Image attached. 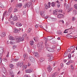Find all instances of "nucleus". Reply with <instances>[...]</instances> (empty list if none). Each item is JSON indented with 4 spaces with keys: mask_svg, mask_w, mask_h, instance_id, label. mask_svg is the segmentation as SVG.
Here are the masks:
<instances>
[{
    "mask_svg": "<svg viewBox=\"0 0 77 77\" xmlns=\"http://www.w3.org/2000/svg\"><path fill=\"white\" fill-rule=\"evenodd\" d=\"M48 45H47V44L45 43V47L46 48V49L48 51H50V52H54V50L49 47H48Z\"/></svg>",
    "mask_w": 77,
    "mask_h": 77,
    "instance_id": "f257e3e1",
    "label": "nucleus"
},
{
    "mask_svg": "<svg viewBox=\"0 0 77 77\" xmlns=\"http://www.w3.org/2000/svg\"><path fill=\"white\" fill-rule=\"evenodd\" d=\"M48 20L50 21H55L57 20V19L56 18L48 17Z\"/></svg>",
    "mask_w": 77,
    "mask_h": 77,
    "instance_id": "f03ea898",
    "label": "nucleus"
},
{
    "mask_svg": "<svg viewBox=\"0 0 77 77\" xmlns=\"http://www.w3.org/2000/svg\"><path fill=\"white\" fill-rule=\"evenodd\" d=\"M23 64H24V62H22L21 63H17V67L18 68V67H19L20 66V68H22L23 66Z\"/></svg>",
    "mask_w": 77,
    "mask_h": 77,
    "instance_id": "7ed1b4c3",
    "label": "nucleus"
},
{
    "mask_svg": "<svg viewBox=\"0 0 77 77\" xmlns=\"http://www.w3.org/2000/svg\"><path fill=\"white\" fill-rule=\"evenodd\" d=\"M57 18H64V15L61 14H57Z\"/></svg>",
    "mask_w": 77,
    "mask_h": 77,
    "instance_id": "20e7f679",
    "label": "nucleus"
},
{
    "mask_svg": "<svg viewBox=\"0 0 77 77\" xmlns=\"http://www.w3.org/2000/svg\"><path fill=\"white\" fill-rule=\"evenodd\" d=\"M9 74L11 76V77H14V73L13 72V71L12 69H10L9 70Z\"/></svg>",
    "mask_w": 77,
    "mask_h": 77,
    "instance_id": "39448f33",
    "label": "nucleus"
},
{
    "mask_svg": "<svg viewBox=\"0 0 77 77\" xmlns=\"http://www.w3.org/2000/svg\"><path fill=\"white\" fill-rule=\"evenodd\" d=\"M29 60L31 62H32V63H34V62H35V58L33 57H32V56H30L29 57Z\"/></svg>",
    "mask_w": 77,
    "mask_h": 77,
    "instance_id": "423d86ee",
    "label": "nucleus"
},
{
    "mask_svg": "<svg viewBox=\"0 0 77 77\" xmlns=\"http://www.w3.org/2000/svg\"><path fill=\"white\" fill-rule=\"evenodd\" d=\"M33 70L30 69L26 70V73H30V72H33Z\"/></svg>",
    "mask_w": 77,
    "mask_h": 77,
    "instance_id": "0eeeda50",
    "label": "nucleus"
},
{
    "mask_svg": "<svg viewBox=\"0 0 77 77\" xmlns=\"http://www.w3.org/2000/svg\"><path fill=\"white\" fill-rule=\"evenodd\" d=\"M3 53V48L2 47L0 48V55H2Z\"/></svg>",
    "mask_w": 77,
    "mask_h": 77,
    "instance_id": "6e6552de",
    "label": "nucleus"
},
{
    "mask_svg": "<svg viewBox=\"0 0 77 77\" xmlns=\"http://www.w3.org/2000/svg\"><path fill=\"white\" fill-rule=\"evenodd\" d=\"M13 32H14V33H17L19 32H20V30H18L17 29H14Z\"/></svg>",
    "mask_w": 77,
    "mask_h": 77,
    "instance_id": "1a4fd4ad",
    "label": "nucleus"
},
{
    "mask_svg": "<svg viewBox=\"0 0 77 77\" xmlns=\"http://www.w3.org/2000/svg\"><path fill=\"white\" fill-rule=\"evenodd\" d=\"M13 21H17L18 19V17L17 16H14L12 18Z\"/></svg>",
    "mask_w": 77,
    "mask_h": 77,
    "instance_id": "9d476101",
    "label": "nucleus"
},
{
    "mask_svg": "<svg viewBox=\"0 0 77 77\" xmlns=\"http://www.w3.org/2000/svg\"><path fill=\"white\" fill-rule=\"evenodd\" d=\"M23 25V24L20 23H17L16 24V26L17 27H20V26H21Z\"/></svg>",
    "mask_w": 77,
    "mask_h": 77,
    "instance_id": "9b49d317",
    "label": "nucleus"
},
{
    "mask_svg": "<svg viewBox=\"0 0 77 77\" xmlns=\"http://www.w3.org/2000/svg\"><path fill=\"white\" fill-rule=\"evenodd\" d=\"M7 13V11H5L3 14V16H2V20H3L4 18L5 15H6V14Z\"/></svg>",
    "mask_w": 77,
    "mask_h": 77,
    "instance_id": "f8f14e48",
    "label": "nucleus"
},
{
    "mask_svg": "<svg viewBox=\"0 0 77 77\" xmlns=\"http://www.w3.org/2000/svg\"><path fill=\"white\" fill-rule=\"evenodd\" d=\"M58 75V73L57 72H56L52 74V77H55L56 76H57Z\"/></svg>",
    "mask_w": 77,
    "mask_h": 77,
    "instance_id": "ddd939ff",
    "label": "nucleus"
},
{
    "mask_svg": "<svg viewBox=\"0 0 77 77\" xmlns=\"http://www.w3.org/2000/svg\"><path fill=\"white\" fill-rule=\"evenodd\" d=\"M52 69V68H51V67L50 66H49L48 67V72H50Z\"/></svg>",
    "mask_w": 77,
    "mask_h": 77,
    "instance_id": "4468645a",
    "label": "nucleus"
},
{
    "mask_svg": "<svg viewBox=\"0 0 77 77\" xmlns=\"http://www.w3.org/2000/svg\"><path fill=\"white\" fill-rule=\"evenodd\" d=\"M54 59V57H50L49 59H48V61L50 62V61H51V60H53Z\"/></svg>",
    "mask_w": 77,
    "mask_h": 77,
    "instance_id": "2eb2a0df",
    "label": "nucleus"
},
{
    "mask_svg": "<svg viewBox=\"0 0 77 77\" xmlns=\"http://www.w3.org/2000/svg\"><path fill=\"white\" fill-rule=\"evenodd\" d=\"M1 37H5L6 36V33L5 32H2L1 34Z\"/></svg>",
    "mask_w": 77,
    "mask_h": 77,
    "instance_id": "dca6fc26",
    "label": "nucleus"
},
{
    "mask_svg": "<svg viewBox=\"0 0 77 77\" xmlns=\"http://www.w3.org/2000/svg\"><path fill=\"white\" fill-rule=\"evenodd\" d=\"M35 11L37 13H39V8L38 7L35 8Z\"/></svg>",
    "mask_w": 77,
    "mask_h": 77,
    "instance_id": "f3484780",
    "label": "nucleus"
},
{
    "mask_svg": "<svg viewBox=\"0 0 77 77\" xmlns=\"http://www.w3.org/2000/svg\"><path fill=\"white\" fill-rule=\"evenodd\" d=\"M9 39H10V40H12V41L14 40V38L13 36H12L10 35L9 36Z\"/></svg>",
    "mask_w": 77,
    "mask_h": 77,
    "instance_id": "a211bd4d",
    "label": "nucleus"
},
{
    "mask_svg": "<svg viewBox=\"0 0 77 77\" xmlns=\"http://www.w3.org/2000/svg\"><path fill=\"white\" fill-rule=\"evenodd\" d=\"M28 33H31V34L33 33V32H32V29L31 28L29 29L28 31Z\"/></svg>",
    "mask_w": 77,
    "mask_h": 77,
    "instance_id": "6ab92c4d",
    "label": "nucleus"
},
{
    "mask_svg": "<svg viewBox=\"0 0 77 77\" xmlns=\"http://www.w3.org/2000/svg\"><path fill=\"white\" fill-rule=\"evenodd\" d=\"M53 37L52 36H48L47 38V39L48 40H49V41H51V39H53Z\"/></svg>",
    "mask_w": 77,
    "mask_h": 77,
    "instance_id": "aec40b11",
    "label": "nucleus"
},
{
    "mask_svg": "<svg viewBox=\"0 0 77 77\" xmlns=\"http://www.w3.org/2000/svg\"><path fill=\"white\" fill-rule=\"evenodd\" d=\"M17 8H21L22 6V4L20 3L18 4L17 5H16Z\"/></svg>",
    "mask_w": 77,
    "mask_h": 77,
    "instance_id": "412c9836",
    "label": "nucleus"
},
{
    "mask_svg": "<svg viewBox=\"0 0 77 77\" xmlns=\"http://www.w3.org/2000/svg\"><path fill=\"white\" fill-rule=\"evenodd\" d=\"M31 4H32V3L30 2H29L26 4V5L28 8H29V7H30V5H31Z\"/></svg>",
    "mask_w": 77,
    "mask_h": 77,
    "instance_id": "4be33fe9",
    "label": "nucleus"
},
{
    "mask_svg": "<svg viewBox=\"0 0 77 77\" xmlns=\"http://www.w3.org/2000/svg\"><path fill=\"white\" fill-rule=\"evenodd\" d=\"M41 15L42 17H45V13L44 12V11H42L41 13Z\"/></svg>",
    "mask_w": 77,
    "mask_h": 77,
    "instance_id": "5701e85b",
    "label": "nucleus"
},
{
    "mask_svg": "<svg viewBox=\"0 0 77 77\" xmlns=\"http://www.w3.org/2000/svg\"><path fill=\"white\" fill-rule=\"evenodd\" d=\"M20 38H18L17 39H16V42H21V41H22V40H20Z\"/></svg>",
    "mask_w": 77,
    "mask_h": 77,
    "instance_id": "b1692460",
    "label": "nucleus"
},
{
    "mask_svg": "<svg viewBox=\"0 0 77 77\" xmlns=\"http://www.w3.org/2000/svg\"><path fill=\"white\" fill-rule=\"evenodd\" d=\"M33 39L35 41H38L39 40V38L37 37L34 38Z\"/></svg>",
    "mask_w": 77,
    "mask_h": 77,
    "instance_id": "393cba45",
    "label": "nucleus"
},
{
    "mask_svg": "<svg viewBox=\"0 0 77 77\" xmlns=\"http://www.w3.org/2000/svg\"><path fill=\"white\" fill-rule=\"evenodd\" d=\"M7 14H6V16L7 17H8V16H9L10 15V14H11V13L10 12H9L8 11H7V12L6 13Z\"/></svg>",
    "mask_w": 77,
    "mask_h": 77,
    "instance_id": "a878e982",
    "label": "nucleus"
},
{
    "mask_svg": "<svg viewBox=\"0 0 77 77\" xmlns=\"http://www.w3.org/2000/svg\"><path fill=\"white\" fill-rule=\"evenodd\" d=\"M34 44V42L32 40L30 42V45H33Z\"/></svg>",
    "mask_w": 77,
    "mask_h": 77,
    "instance_id": "bb28decb",
    "label": "nucleus"
},
{
    "mask_svg": "<svg viewBox=\"0 0 77 77\" xmlns=\"http://www.w3.org/2000/svg\"><path fill=\"white\" fill-rule=\"evenodd\" d=\"M23 57L26 59H27V58H28V56H27V54H24Z\"/></svg>",
    "mask_w": 77,
    "mask_h": 77,
    "instance_id": "cd10ccee",
    "label": "nucleus"
},
{
    "mask_svg": "<svg viewBox=\"0 0 77 77\" xmlns=\"http://www.w3.org/2000/svg\"><path fill=\"white\" fill-rule=\"evenodd\" d=\"M0 7L2 8H5V6L2 3H0Z\"/></svg>",
    "mask_w": 77,
    "mask_h": 77,
    "instance_id": "c85d7f7f",
    "label": "nucleus"
},
{
    "mask_svg": "<svg viewBox=\"0 0 77 77\" xmlns=\"http://www.w3.org/2000/svg\"><path fill=\"white\" fill-rule=\"evenodd\" d=\"M70 5L69 4H67L66 7V8L69 9V8H70Z\"/></svg>",
    "mask_w": 77,
    "mask_h": 77,
    "instance_id": "c756f323",
    "label": "nucleus"
},
{
    "mask_svg": "<svg viewBox=\"0 0 77 77\" xmlns=\"http://www.w3.org/2000/svg\"><path fill=\"white\" fill-rule=\"evenodd\" d=\"M9 66L11 68L13 69L14 68V65L12 64H10Z\"/></svg>",
    "mask_w": 77,
    "mask_h": 77,
    "instance_id": "7c9ffc66",
    "label": "nucleus"
},
{
    "mask_svg": "<svg viewBox=\"0 0 77 77\" xmlns=\"http://www.w3.org/2000/svg\"><path fill=\"white\" fill-rule=\"evenodd\" d=\"M26 36H27V34H24L22 35V38L24 39V38H25Z\"/></svg>",
    "mask_w": 77,
    "mask_h": 77,
    "instance_id": "2f4dec72",
    "label": "nucleus"
},
{
    "mask_svg": "<svg viewBox=\"0 0 77 77\" xmlns=\"http://www.w3.org/2000/svg\"><path fill=\"white\" fill-rule=\"evenodd\" d=\"M8 11L11 13L12 11V8H10Z\"/></svg>",
    "mask_w": 77,
    "mask_h": 77,
    "instance_id": "473e14b6",
    "label": "nucleus"
},
{
    "mask_svg": "<svg viewBox=\"0 0 77 77\" xmlns=\"http://www.w3.org/2000/svg\"><path fill=\"white\" fill-rule=\"evenodd\" d=\"M27 65H23L22 68H25V69H26V68H27Z\"/></svg>",
    "mask_w": 77,
    "mask_h": 77,
    "instance_id": "72a5a7b5",
    "label": "nucleus"
},
{
    "mask_svg": "<svg viewBox=\"0 0 77 77\" xmlns=\"http://www.w3.org/2000/svg\"><path fill=\"white\" fill-rule=\"evenodd\" d=\"M44 60H45V59L44 58L42 57L40 59V61L41 62H43Z\"/></svg>",
    "mask_w": 77,
    "mask_h": 77,
    "instance_id": "f704fd0d",
    "label": "nucleus"
},
{
    "mask_svg": "<svg viewBox=\"0 0 77 77\" xmlns=\"http://www.w3.org/2000/svg\"><path fill=\"white\" fill-rule=\"evenodd\" d=\"M10 44H11V45H13L15 44V42H10Z\"/></svg>",
    "mask_w": 77,
    "mask_h": 77,
    "instance_id": "c9c22d12",
    "label": "nucleus"
},
{
    "mask_svg": "<svg viewBox=\"0 0 77 77\" xmlns=\"http://www.w3.org/2000/svg\"><path fill=\"white\" fill-rule=\"evenodd\" d=\"M45 40V44H46L47 45V44L46 43L47 42V39L45 38H44Z\"/></svg>",
    "mask_w": 77,
    "mask_h": 77,
    "instance_id": "e433bc0d",
    "label": "nucleus"
},
{
    "mask_svg": "<svg viewBox=\"0 0 77 77\" xmlns=\"http://www.w3.org/2000/svg\"><path fill=\"white\" fill-rule=\"evenodd\" d=\"M45 9H47L49 8V7L48 6V5H47V4H45Z\"/></svg>",
    "mask_w": 77,
    "mask_h": 77,
    "instance_id": "4c0bfd02",
    "label": "nucleus"
},
{
    "mask_svg": "<svg viewBox=\"0 0 77 77\" xmlns=\"http://www.w3.org/2000/svg\"><path fill=\"white\" fill-rule=\"evenodd\" d=\"M43 77H45L46 76V73L45 72H44L42 74Z\"/></svg>",
    "mask_w": 77,
    "mask_h": 77,
    "instance_id": "58836bf2",
    "label": "nucleus"
},
{
    "mask_svg": "<svg viewBox=\"0 0 77 77\" xmlns=\"http://www.w3.org/2000/svg\"><path fill=\"white\" fill-rule=\"evenodd\" d=\"M73 14L75 15L77 14V11L76 10H74L73 12Z\"/></svg>",
    "mask_w": 77,
    "mask_h": 77,
    "instance_id": "ea45409f",
    "label": "nucleus"
},
{
    "mask_svg": "<svg viewBox=\"0 0 77 77\" xmlns=\"http://www.w3.org/2000/svg\"><path fill=\"white\" fill-rule=\"evenodd\" d=\"M18 10L17 8H15L14 9V12H18Z\"/></svg>",
    "mask_w": 77,
    "mask_h": 77,
    "instance_id": "a19ab883",
    "label": "nucleus"
},
{
    "mask_svg": "<svg viewBox=\"0 0 77 77\" xmlns=\"http://www.w3.org/2000/svg\"><path fill=\"white\" fill-rule=\"evenodd\" d=\"M51 5L53 6V7H54V6H55V4H54V2H52L51 3Z\"/></svg>",
    "mask_w": 77,
    "mask_h": 77,
    "instance_id": "79ce46f5",
    "label": "nucleus"
},
{
    "mask_svg": "<svg viewBox=\"0 0 77 77\" xmlns=\"http://www.w3.org/2000/svg\"><path fill=\"white\" fill-rule=\"evenodd\" d=\"M57 5L58 8H60V3H58Z\"/></svg>",
    "mask_w": 77,
    "mask_h": 77,
    "instance_id": "37998d69",
    "label": "nucleus"
},
{
    "mask_svg": "<svg viewBox=\"0 0 77 77\" xmlns=\"http://www.w3.org/2000/svg\"><path fill=\"white\" fill-rule=\"evenodd\" d=\"M3 72L4 73H6V70L5 69V68L4 67L3 69Z\"/></svg>",
    "mask_w": 77,
    "mask_h": 77,
    "instance_id": "c03bdc74",
    "label": "nucleus"
},
{
    "mask_svg": "<svg viewBox=\"0 0 77 77\" xmlns=\"http://www.w3.org/2000/svg\"><path fill=\"white\" fill-rule=\"evenodd\" d=\"M57 34L59 35H61L62 34V32L60 31H59L57 32Z\"/></svg>",
    "mask_w": 77,
    "mask_h": 77,
    "instance_id": "a18cd8bd",
    "label": "nucleus"
},
{
    "mask_svg": "<svg viewBox=\"0 0 77 77\" xmlns=\"http://www.w3.org/2000/svg\"><path fill=\"white\" fill-rule=\"evenodd\" d=\"M3 60L4 62H8V60L6 58H5V59H4Z\"/></svg>",
    "mask_w": 77,
    "mask_h": 77,
    "instance_id": "49530a36",
    "label": "nucleus"
},
{
    "mask_svg": "<svg viewBox=\"0 0 77 77\" xmlns=\"http://www.w3.org/2000/svg\"><path fill=\"white\" fill-rule=\"evenodd\" d=\"M74 8L75 9H77V4H75L74 6Z\"/></svg>",
    "mask_w": 77,
    "mask_h": 77,
    "instance_id": "de8ad7c7",
    "label": "nucleus"
},
{
    "mask_svg": "<svg viewBox=\"0 0 77 77\" xmlns=\"http://www.w3.org/2000/svg\"><path fill=\"white\" fill-rule=\"evenodd\" d=\"M35 56H38V53L37 52H35Z\"/></svg>",
    "mask_w": 77,
    "mask_h": 77,
    "instance_id": "09e8293b",
    "label": "nucleus"
},
{
    "mask_svg": "<svg viewBox=\"0 0 77 77\" xmlns=\"http://www.w3.org/2000/svg\"><path fill=\"white\" fill-rule=\"evenodd\" d=\"M41 50H43L44 49V45H42L40 47Z\"/></svg>",
    "mask_w": 77,
    "mask_h": 77,
    "instance_id": "8fccbe9b",
    "label": "nucleus"
},
{
    "mask_svg": "<svg viewBox=\"0 0 77 77\" xmlns=\"http://www.w3.org/2000/svg\"><path fill=\"white\" fill-rule=\"evenodd\" d=\"M15 59L16 60H18V59H19V57H17V56H16L15 57H14Z\"/></svg>",
    "mask_w": 77,
    "mask_h": 77,
    "instance_id": "3c124183",
    "label": "nucleus"
},
{
    "mask_svg": "<svg viewBox=\"0 0 77 77\" xmlns=\"http://www.w3.org/2000/svg\"><path fill=\"white\" fill-rule=\"evenodd\" d=\"M75 20V17H72V21H74Z\"/></svg>",
    "mask_w": 77,
    "mask_h": 77,
    "instance_id": "603ef678",
    "label": "nucleus"
},
{
    "mask_svg": "<svg viewBox=\"0 0 77 77\" xmlns=\"http://www.w3.org/2000/svg\"><path fill=\"white\" fill-rule=\"evenodd\" d=\"M74 48H75V47L74 46H72L70 47V48L72 50H73V49H74Z\"/></svg>",
    "mask_w": 77,
    "mask_h": 77,
    "instance_id": "864d4df0",
    "label": "nucleus"
},
{
    "mask_svg": "<svg viewBox=\"0 0 77 77\" xmlns=\"http://www.w3.org/2000/svg\"><path fill=\"white\" fill-rule=\"evenodd\" d=\"M51 43H53V44H55V42L54 40H52V41H51Z\"/></svg>",
    "mask_w": 77,
    "mask_h": 77,
    "instance_id": "5fc2aeb1",
    "label": "nucleus"
},
{
    "mask_svg": "<svg viewBox=\"0 0 77 77\" xmlns=\"http://www.w3.org/2000/svg\"><path fill=\"white\" fill-rule=\"evenodd\" d=\"M68 56V54H67V53H65L63 55V56H64V57H66V56Z\"/></svg>",
    "mask_w": 77,
    "mask_h": 77,
    "instance_id": "6e6d98bb",
    "label": "nucleus"
},
{
    "mask_svg": "<svg viewBox=\"0 0 77 77\" xmlns=\"http://www.w3.org/2000/svg\"><path fill=\"white\" fill-rule=\"evenodd\" d=\"M70 36V35H66V38H68L69 39Z\"/></svg>",
    "mask_w": 77,
    "mask_h": 77,
    "instance_id": "4d7b16f0",
    "label": "nucleus"
},
{
    "mask_svg": "<svg viewBox=\"0 0 77 77\" xmlns=\"http://www.w3.org/2000/svg\"><path fill=\"white\" fill-rule=\"evenodd\" d=\"M48 6L49 8H50V5H51V3L49 2L48 4Z\"/></svg>",
    "mask_w": 77,
    "mask_h": 77,
    "instance_id": "13d9d810",
    "label": "nucleus"
},
{
    "mask_svg": "<svg viewBox=\"0 0 77 77\" xmlns=\"http://www.w3.org/2000/svg\"><path fill=\"white\" fill-rule=\"evenodd\" d=\"M9 52H8L7 53V55L6 56V57H9Z\"/></svg>",
    "mask_w": 77,
    "mask_h": 77,
    "instance_id": "bf43d9fd",
    "label": "nucleus"
},
{
    "mask_svg": "<svg viewBox=\"0 0 77 77\" xmlns=\"http://www.w3.org/2000/svg\"><path fill=\"white\" fill-rule=\"evenodd\" d=\"M53 14L55 15H57V12H55V11H54L53 12Z\"/></svg>",
    "mask_w": 77,
    "mask_h": 77,
    "instance_id": "052dcab7",
    "label": "nucleus"
},
{
    "mask_svg": "<svg viewBox=\"0 0 77 77\" xmlns=\"http://www.w3.org/2000/svg\"><path fill=\"white\" fill-rule=\"evenodd\" d=\"M56 48V46H55V45H53L52 46V49L53 50H54V49L55 48Z\"/></svg>",
    "mask_w": 77,
    "mask_h": 77,
    "instance_id": "680f3d73",
    "label": "nucleus"
},
{
    "mask_svg": "<svg viewBox=\"0 0 77 77\" xmlns=\"http://www.w3.org/2000/svg\"><path fill=\"white\" fill-rule=\"evenodd\" d=\"M35 26L36 28H38V27H39V25L36 24L35 25Z\"/></svg>",
    "mask_w": 77,
    "mask_h": 77,
    "instance_id": "e2e57ef3",
    "label": "nucleus"
},
{
    "mask_svg": "<svg viewBox=\"0 0 77 77\" xmlns=\"http://www.w3.org/2000/svg\"><path fill=\"white\" fill-rule=\"evenodd\" d=\"M72 9H73V8H71L70 9H69L68 11H72Z\"/></svg>",
    "mask_w": 77,
    "mask_h": 77,
    "instance_id": "0e129e2a",
    "label": "nucleus"
},
{
    "mask_svg": "<svg viewBox=\"0 0 77 77\" xmlns=\"http://www.w3.org/2000/svg\"><path fill=\"white\" fill-rule=\"evenodd\" d=\"M20 39V40H22L21 41H24V38H22L21 37H20L19 38Z\"/></svg>",
    "mask_w": 77,
    "mask_h": 77,
    "instance_id": "69168bd1",
    "label": "nucleus"
},
{
    "mask_svg": "<svg viewBox=\"0 0 77 77\" xmlns=\"http://www.w3.org/2000/svg\"><path fill=\"white\" fill-rule=\"evenodd\" d=\"M69 62L70 63H72V62H73V61L71 60H70L69 61Z\"/></svg>",
    "mask_w": 77,
    "mask_h": 77,
    "instance_id": "338daca9",
    "label": "nucleus"
},
{
    "mask_svg": "<svg viewBox=\"0 0 77 77\" xmlns=\"http://www.w3.org/2000/svg\"><path fill=\"white\" fill-rule=\"evenodd\" d=\"M11 24L12 25H14V22L13 21L11 22Z\"/></svg>",
    "mask_w": 77,
    "mask_h": 77,
    "instance_id": "774afa93",
    "label": "nucleus"
}]
</instances>
